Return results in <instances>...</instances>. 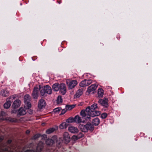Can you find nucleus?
Instances as JSON below:
<instances>
[{
  "label": "nucleus",
  "instance_id": "obj_10",
  "mask_svg": "<svg viewBox=\"0 0 152 152\" xmlns=\"http://www.w3.org/2000/svg\"><path fill=\"white\" fill-rule=\"evenodd\" d=\"M59 90L62 95H64L66 92V86L65 84H60Z\"/></svg>",
  "mask_w": 152,
  "mask_h": 152
},
{
  "label": "nucleus",
  "instance_id": "obj_15",
  "mask_svg": "<svg viewBox=\"0 0 152 152\" xmlns=\"http://www.w3.org/2000/svg\"><path fill=\"white\" fill-rule=\"evenodd\" d=\"M21 104V101L20 100L17 99L15 100L12 104V107L14 108H16L19 107Z\"/></svg>",
  "mask_w": 152,
  "mask_h": 152
},
{
  "label": "nucleus",
  "instance_id": "obj_4",
  "mask_svg": "<svg viewBox=\"0 0 152 152\" xmlns=\"http://www.w3.org/2000/svg\"><path fill=\"white\" fill-rule=\"evenodd\" d=\"M30 97L28 94H26L24 96V108L26 109H28L31 107V104L30 102Z\"/></svg>",
  "mask_w": 152,
  "mask_h": 152
},
{
  "label": "nucleus",
  "instance_id": "obj_11",
  "mask_svg": "<svg viewBox=\"0 0 152 152\" xmlns=\"http://www.w3.org/2000/svg\"><path fill=\"white\" fill-rule=\"evenodd\" d=\"M26 109L23 107H20L18 110L17 114V116L23 115L26 114Z\"/></svg>",
  "mask_w": 152,
  "mask_h": 152
},
{
  "label": "nucleus",
  "instance_id": "obj_2",
  "mask_svg": "<svg viewBox=\"0 0 152 152\" xmlns=\"http://www.w3.org/2000/svg\"><path fill=\"white\" fill-rule=\"evenodd\" d=\"M78 127L82 132H87L88 131L92 132L94 129L93 125L90 123H88L85 125L80 124Z\"/></svg>",
  "mask_w": 152,
  "mask_h": 152
},
{
  "label": "nucleus",
  "instance_id": "obj_34",
  "mask_svg": "<svg viewBox=\"0 0 152 152\" xmlns=\"http://www.w3.org/2000/svg\"><path fill=\"white\" fill-rule=\"evenodd\" d=\"M72 139L74 141L79 139L77 137V135H73L72 137Z\"/></svg>",
  "mask_w": 152,
  "mask_h": 152
},
{
  "label": "nucleus",
  "instance_id": "obj_32",
  "mask_svg": "<svg viewBox=\"0 0 152 152\" xmlns=\"http://www.w3.org/2000/svg\"><path fill=\"white\" fill-rule=\"evenodd\" d=\"M107 113H102L101 115V117L102 119H104L106 118L107 116Z\"/></svg>",
  "mask_w": 152,
  "mask_h": 152
},
{
  "label": "nucleus",
  "instance_id": "obj_18",
  "mask_svg": "<svg viewBox=\"0 0 152 152\" xmlns=\"http://www.w3.org/2000/svg\"><path fill=\"white\" fill-rule=\"evenodd\" d=\"M75 122L77 123H84V121H82L81 118L78 115H77L75 117Z\"/></svg>",
  "mask_w": 152,
  "mask_h": 152
},
{
  "label": "nucleus",
  "instance_id": "obj_7",
  "mask_svg": "<svg viewBox=\"0 0 152 152\" xmlns=\"http://www.w3.org/2000/svg\"><path fill=\"white\" fill-rule=\"evenodd\" d=\"M39 88L37 86H36L34 88L32 94V96L34 99H37L38 97Z\"/></svg>",
  "mask_w": 152,
  "mask_h": 152
},
{
  "label": "nucleus",
  "instance_id": "obj_33",
  "mask_svg": "<svg viewBox=\"0 0 152 152\" xmlns=\"http://www.w3.org/2000/svg\"><path fill=\"white\" fill-rule=\"evenodd\" d=\"M77 136L78 139H80L84 136V134L80 132L77 135Z\"/></svg>",
  "mask_w": 152,
  "mask_h": 152
},
{
  "label": "nucleus",
  "instance_id": "obj_31",
  "mask_svg": "<svg viewBox=\"0 0 152 152\" xmlns=\"http://www.w3.org/2000/svg\"><path fill=\"white\" fill-rule=\"evenodd\" d=\"M62 102V99L61 96H58L57 99V102L58 104H60Z\"/></svg>",
  "mask_w": 152,
  "mask_h": 152
},
{
  "label": "nucleus",
  "instance_id": "obj_38",
  "mask_svg": "<svg viewBox=\"0 0 152 152\" xmlns=\"http://www.w3.org/2000/svg\"><path fill=\"white\" fill-rule=\"evenodd\" d=\"M66 110H66V109H63L61 111V114H62V115L64 114L66 112Z\"/></svg>",
  "mask_w": 152,
  "mask_h": 152
},
{
  "label": "nucleus",
  "instance_id": "obj_6",
  "mask_svg": "<svg viewBox=\"0 0 152 152\" xmlns=\"http://www.w3.org/2000/svg\"><path fill=\"white\" fill-rule=\"evenodd\" d=\"M66 83L68 85L69 89H72L74 88L77 84V82L76 80H73L71 81H67Z\"/></svg>",
  "mask_w": 152,
  "mask_h": 152
},
{
  "label": "nucleus",
  "instance_id": "obj_14",
  "mask_svg": "<svg viewBox=\"0 0 152 152\" xmlns=\"http://www.w3.org/2000/svg\"><path fill=\"white\" fill-rule=\"evenodd\" d=\"M45 106V101L42 99H40L38 102V107L40 109H42Z\"/></svg>",
  "mask_w": 152,
  "mask_h": 152
},
{
  "label": "nucleus",
  "instance_id": "obj_30",
  "mask_svg": "<svg viewBox=\"0 0 152 152\" xmlns=\"http://www.w3.org/2000/svg\"><path fill=\"white\" fill-rule=\"evenodd\" d=\"M55 130V129L54 128H50L46 131V133L47 134H49L52 133Z\"/></svg>",
  "mask_w": 152,
  "mask_h": 152
},
{
  "label": "nucleus",
  "instance_id": "obj_5",
  "mask_svg": "<svg viewBox=\"0 0 152 152\" xmlns=\"http://www.w3.org/2000/svg\"><path fill=\"white\" fill-rule=\"evenodd\" d=\"M92 83V80L91 79H85L82 81L80 83V86L82 87H84L88 86Z\"/></svg>",
  "mask_w": 152,
  "mask_h": 152
},
{
  "label": "nucleus",
  "instance_id": "obj_24",
  "mask_svg": "<svg viewBox=\"0 0 152 152\" xmlns=\"http://www.w3.org/2000/svg\"><path fill=\"white\" fill-rule=\"evenodd\" d=\"M8 99H7V101L6 103H5L4 104V108L6 109H8L10 107L11 104V102L9 100H7Z\"/></svg>",
  "mask_w": 152,
  "mask_h": 152
},
{
  "label": "nucleus",
  "instance_id": "obj_40",
  "mask_svg": "<svg viewBox=\"0 0 152 152\" xmlns=\"http://www.w3.org/2000/svg\"><path fill=\"white\" fill-rule=\"evenodd\" d=\"M30 133V131L29 130H27L26 132V133L27 134H28Z\"/></svg>",
  "mask_w": 152,
  "mask_h": 152
},
{
  "label": "nucleus",
  "instance_id": "obj_28",
  "mask_svg": "<svg viewBox=\"0 0 152 152\" xmlns=\"http://www.w3.org/2000/svg\"><path fill=\"white\" fill-rule=\"evenodd\" d=\"M75 105H67L66 106V110H70L75 107Z\"/></svg>",
  "mask_w": 152,
  "mask_h": 152
},
{
  "label": "nucleus",
  "instance_id": "obj_27",
  "mask_svg": "<svg viewBox=\"0 0 152 152\" xmlns=\"http://www.w3.org/2000/svg\"><path fill=\"white\" fill-rule=\"evenodd\" d=\"M46 144L48 145H51L54 143V141L51 139H48L46 141Z\"/></svg>",
  "mask_w": 152,
  "mask_h": 152
},
{
  "label": "nucleus",
  "instance_id": "obj_29",
  "mask_svg": "<svg viewBox=\"0 0 152 152\" xmlns=\"http://www.w3.org/2000/svg\"><path fill=\"white\" fill-rule=\"evenodd\" d=\"M74 119L75 118H73L72 117H70L67 119L66 121V122L68 123L75 122V120Z\"/></svg>",
  "mask_w": 152,
  "mask_h": 152
},
{
  "label": "nucleus",
  "instance_id": "obj_26",
  "mask_svg": "<svg viewBox=\"0 0 152 152\" xmlns=\"http://www.w3.org/2000/svg\"><path fill=\"white\" fill-rule=\"evenodd\" d=\"M98 96L102 97L103 95V90L102 88H99L98 90Z\"/></svg>",
  "mask_w": 152,
  "mask_h": 152
},
{
  "label": "nucleus",
  "instance_id": "obj_37",
  "mask_svg": "<svg viewBox=\"0 0 152 152\" xmlns=\"http://www.w3.org/2000/svg\"><path fill=\"white\" fill-rule=\"evenodd\" d=\"M40 136V135L39 134H37L35 135V136L34 137V139H36L38 137H39Z\"/></svg>",
  "mask_w": 152,
  "mask_h": 152
},
{
  "label": "nucleus",
  "instance_id": "obj_16",
  "mask_svg": "<svg viewBox=\"0 0 152 152\" xmlns=\"http://www.w3.org/2000/svg\"><path fill=\"white\" fill-rule=\"evenodd\" d=\"M46 94H51L52 93L51 88L48 85L44 87Z\"/></svg>",
  "mask_w": 152,
  "mask_h": 152
},
{
  "label": "nucleus",
  "instance_id": "obj_3",
  "mask_svg": "<svg viewBox=\"0 0 152 152\" xmlns=\"http://www.w3.org/2000/svg\"><path fill=\"white\" fill-rule=\"evenodd\" d=\"M6 115V114L5 113L4 111H2L1 113L0 120L3 121L5 120L12 122H17V120L15 118H12L10 117H7L5 118L2 117L5 116Z\"/></svg>",
  "mask_w": 152,
  "mask_h": 152
},
{
  "label": "nucleus",
  "instance_id": "obj_41",
  "mask_svg": "<svg viewBox=\"0 0 152 152\" xmlns=\"http://www.w3.org/2000/svg\"><path fill=\"white\" fill-rule=\"evenodd\" d=\"M25 152H33V151L31 150H27L25 151Z\"/></svg>",
  "mask_w": 152,
  "mask_h": 152
},
{
  "label": "nucleus",
  "instance_id": "obj_36",
  "mask_svg": "<svg viewBox=\"0 0 152 152\" xmlns=\"http://www.w3.org/2000/svg\"><path fill=\"white\" fill-rule=\"evenodd\" d=\"M16 97V95H14L11 96L9 98V99H11L12 100L15 99Z\"/></svg>",
  "mask_w": 152,
  "mask_h": 152
},
{
  "label": "nucleus",
  "instance_id": "obj_19",
  "mask_svg": "<svg viewBox=\"0 0 152 152\" xmlns=\"http://www.w3.org/2000/svg\"><path fill=\"white\" fill-rule=\"evenodd\" d=\"M60 86V84H58V83H56L53 85L52 87L53 89L55 91H57L59 90Z\"/></svg>",
  "mask_w": 152,
  "mask_h": 152
},
{
  "label": "nucleus",
  "instance_id": "obj_23",
  "mask_svg": "<svg viewBox=\"0 0 152 152\" xmlns=\"http://www.w3.org/2000/svg\"><path fill=\"white\" fill-rule=\"evenodd\" d=\"M100 122V121L99 118H96L93 120L92 123L93 125L95 126H97L99 124Z\"/></svg>",
  "mask_w": 152,
  "mask_h": 152
},
{
  "label": "nucleus",
  "instance_id": "obj_9",
  "mask_svg": "<svg viewBox=\"0 0 152 152\" xmlns=\"http://www.w3.org/2000/svg\"><path fill=\"white\" fill-rule=\"evenodd\" d=\"M63 140L66 143H68L70 141V137L67 132H65L63 134Z\"/></svg>",
  "mask_w": 152,
  "mask_h": 152
},
{
  "label": "nucleus",
  "instance_id": "obj_35",
  "mask_svg": "<svg viewBox=\"0 0 152 152\" xmlns=\"http://www.w3.org/2000/svg\"><path fill=\"white\" fill-rule=\"evenodd\" d=\"M61 109L60 107H58L56 108H55L54 109V111L56 113L58 111H59Z\"/></svg>",
  "mask_w": 152,
  "mask_h": 152
},
{
  "label": "nucleus",
  "instance_id": "obj_8",
  "mask_svg": "<svg viewBox=\"0 0 152 152\" xmlns=\"http://www.w3.org/2000/svg\"><path fill=\"white\" fill-rule=\"evenodd\" d=\"M68 130L70 132L73 134H77L79 132V130L77 128L73 126L69 127Z\"/></svg>",
  "mask_w": 152,
  "mask_h": 152
},
{
  "label": "nucleus",
  "instance_id": "obj_13",
  "mask_svg": "<svg viewBox=\"0 0 152 152\" xmlns=\"http://www.w3.org/2000/svg\"><path fill=\"white\" fill-rule=\"evenodd\" d=\"M108 99H99L98 101V102L99 103L101 104L102 105L107 107L108 106Z\"/></svg>",
  "mask_w": 152,
  "mask_h": 152
},
{
  "label": "nucleus",
  "instance_id": "obj_17",
  "mask_svg": "<svg viewBox=\"0 0 152 152\" xmlns=\"http://www.w3.org/2000/svg\"><path fill=\"white\" fill-rule=\"evenodd\" d=\"M9 94V92L7 89L2 90L1 92V95L3 97H7Z\"/></svg>",
  "mask_w": 152,
  "mask_h": 152
},
{
  "label": "nucleus",
  "instance_id": "obj_43",
  "mask_svg": "<svg viewBox=\"0 0 152 152\" xmlns=\"http://www.w3.org/2000/svg\"><path fill=\"white\" fill-rule=\"evenodd\" d=\"M11 142V141H10V142Z\"/></svg>",
  "mask_w": 152,
  "mask_h": 152
},
{
  "label": "nucleus",
  "instance_id": "obj_42",
  "mask_svg": "<svg viewBox=\"0 0 152 152\" xmlns=\"http://www.w3.org/2000/svg\"><path fill=\"white\" fill-rule=\"evenodd\" d=\"M43 136H44V137H45V138H46V135H43Z\"/></svg>",
  "mask_w": 152,
  "mask_h": 152
},
{
  "label": "nucleus",
  "instance_id": "obj_21",
  "mask_svg": "<svg viewBox=\"0 0 152 152\" xmlns=\"http://www.w3.org/2000/svg\"><path fill=\"white\" fill-rule=\"evenodd\" d=\"M83 94V90L81 89L78 90L74 95V98H77Z\"/></svg>",
  "mask_w": 152,
  "mask_h": 152
},
{
  "label": "nucleus",
  "instance_id": "obj_25",
  "mask_svg": "<svg viewBox=\"0 0 152 152\" xmlns=\"http://www.w3.org/2000/svg\"><path fill=\"white\" fill-rule=\"evenodd\" d=\"M68 126V124L66 122H64L61 123L59 126V127L61 129H64L66 128Z\"/></svg>",
  "mask_w": 152,
  "mask_h": 152
},
{
  "label": "nucleus",
  "instance_id": "obj_22",
  "mask_svg": "<svg viewBox=\"0 0 152 152\" xmlns=\"http://www.w3.org/2000/svg\"><path fill=\"white\" fill-rule=\"evenodd\" d=\"M39 87L41 95L42 96H45L46 93L44 89V87H41L40 85L39 86Z\"/></svg>",
  "mask_w": 152,
  "mask_h": 152
},
{
  "label": "nucleus",
  "instance_id": "obj_20",
  "mask_svg": "<svg viewBox=\"0 0 152 152\" xmlns=\"http://www.w3.org/2000/svg\"><path fill=\"white\" fill-rule=\"evenodd\" d=\"M43 143L42 142H40L38 144L37 148V152H39L43 148Z\"/></svg>",
  "mask_w": 152,
  "mask_h": 152
},
{
  "label": "nucleus",
  "instance_id": "obj_12",
  "mask_svg": "<svg viewBox=\"0 0 152 152\" xmlns=\"http://www.w3.org/2000/svg\"><path fill=\"white\" fill-rule=\"evenodd\" d=\"M97 86L96 84H93L89 86L87 89V91L89 93L93 92L96 90Z\"/></svg>",
  "mask_w": 152,
  "mask_h": 152
},
{
  "label": "nucleus",
  "instance_id": "obj_1",
  "mask_svg": "<svg viewBox=\"0 0 152 152\" xmlns=\"http://www.w3.org/2000/svg\"><path fill=\"white\" fill-rule=\"evenodd\" d=\"M97 108V104L94 103L90 107H87L86 110H82L80 113V114L83 117H85L86 120H89L91 119V117H94L100 115V111L94 110Z\"/></svg>",
  "mask_w": 152,
  "mask_h": 152
},
{
  "label": "nucleus",
  "instance_id": "obj_39",
  "mask_svg": "<svg viewBox=\"0 0 152 152\" xmlns=\"http://www.w3.org/2000/svg\"><path fill=\"white\" fill-rule=\"evenodd\" d=\"M28 112L29 114H31L32 113V111L31 109H30L28 110Z\"/></svg>",
  "mask_w": 152,
  "mask_h": 152
}]
</instances>
